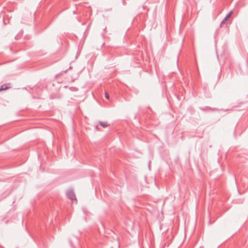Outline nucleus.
I'll use <instances>...</instances> for the list:
<instances>
[{
  "mask_svg": "<svg viewBox=\"0 0 248 248\" xmlns=\"http://www.w3.org/2000/svg\"><path fill=\"white\" fill-rule=\"evenodd\" d=\"M66 196L71 201H77L74 190L72 189H68L67 190Z\"/></svg>",
  "mask_w": 248,
  "mask_h": 248,
  "instance_id": "f257e3e1",
  "label": "nucleus"
},
{
  "mask_svg": "<svg viewBox=\"0 0 248 248\" xmlns=\"http://www.w3.org/2000/svg\"><path fill=\"white\" fill-rule=\"evenodd\" d=\"M10 88V84H4L0 88V91H5Z\"/></svg>",
  "mask_w": 248,
  "mask_h": 248,
  "instance_id": "f03ea898",
  "label": "nucleus"
},
{
  "mask_svg": "<svg viewBox=\"0 0 248 248\" xmlns=\"http://www.w3.org/2000/svg\"><path fill=\"white\" fill-rule=\"evenodd\" d=\"M99 124H100V125L102 127H103V128H106V127H107L108 126V124L107 122L100 121Z\"/></svg>",
  "mask_w": 248,
  "mask_h": 248,
  "instance_id": "7ed1b4c3",
  "label": "nucleus"
},
{
  "mask_svg": "<svg viewBox=\"0 0 248 248\" xmlns=\"http://www.w3.org/2000/svg\"><path fill=\"white\" fill-rule=\"evenodd\" d=\"M227 20V19H226V18L225 17L224 18V19L221 22V23L220 24V26L222 27L223 25L226 23Z\"/></svg>",
  "mask_w": 248,
  "mask_h": 248,
  "instance_id": "20e7f679",
  "label": "nucleus"
},
{
  "mask_svg": "<svg viewBox=\"0 0 248 248\" xmlns=\"http://www.w3.org/2000/svg\"><path fill=\"white\" fill-rule=\"evenodd\" d=\"M232 11H231L230 12H229V13L226 15V16H225L226 19H228L229 17H230V16H231V14H232Z\"/></svg>",
  "mask_w": 248,
  "mask_h": 248,
  "instance_id": "39448f33",
  "label": "nucleus"
},
{
  "mask_svg": "<svg viewBox=\"0 0 248 248\" xmlns=\"http://www.w3.org/2000/svg\"><path fill=\"white\" fill-rule=\"evenodd\" d=\"M105 96L106 98H107V99H109V94H108V93L105 92Z\"/></svg>",
  "mask_w": 248,
  "mask_h": 248,
  "instance_id": "423d86ee",
  "label": "nucleus"
},
{
  "mask_svg": "<svg viewBox=\"0 0 248 248\" xmlns=\"http://www.w3.org/2000/svg\"><path fill=\"white\" fill-rule=\"evenodd\" d=\"M200 109H201V110H203V111H204V110H205V109L202 108H200Z\"/></svg>",
  "mask_w": 248,
  "mask_h": 248,
  "instance_id": "0eeeda50",
  "label": "nucleus"
},
{
  "mask_svg": "<svg viewBox=\"0 0 248 248\" xmlns=\"http://www.w3.org/2000/svg\"><path fill=\"white\" fill-rule=\"evenodd\" d=\"M69 242H70V243L71 244V246H72V242L71 240H69Z\"/></svg>",
  "mask_w": 248,
  "mask_h": 248,
  "instance_id": "6e6552de",
  "label": "nucleus"
},
{
  "mask_svg": "<svg viewBox=\"0 0 248 248\" xmlns=\"http://www.w3.org/2000/svg\"><path fill=\"white\" fill-rule=\"evenodd\" d=\"M67 70H65V71H64V73H66V72H67Z\"/></svg>",
  "mask_w": 248,
  "mask_h": 248,
  "instance_id": "1a4fd4ad",
  "label": "nucleus"
},
{
  "mask_svg": "<svg viewBox=\"0 0 248 248\" xmlns=\"http://www.w3.org/2000/svg\"><path fill=\"white\" fill-rule=\"evenodd\" d=\"M110 248H113V247H111Z\"/></svg>",
  "mask_w": 248,
  "mask_h": 248,
  "instance_id": "9d476101",
  "label": "nucleus"
}]
</instances>
